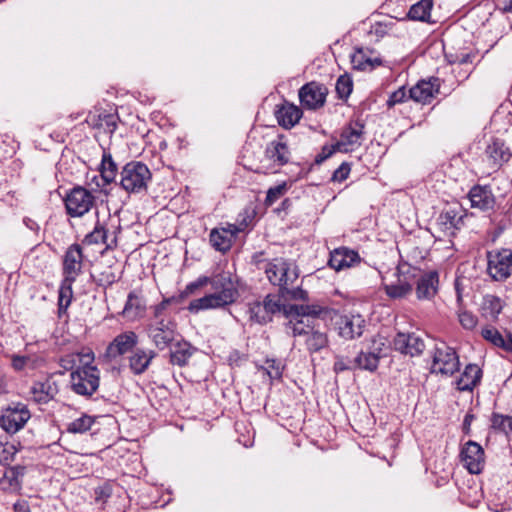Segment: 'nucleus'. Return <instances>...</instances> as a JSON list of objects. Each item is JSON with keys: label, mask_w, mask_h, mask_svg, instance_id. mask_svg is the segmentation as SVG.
<instances>
[{"label": "nucleus", "mask_w": 512, "mask_h": 512, "mask_svg": "<svg viewBox=\"0 0 512 512\" xmlns=\"http://www.w3.org/2000/svg\"><path fill=\"white\" fill-rule=\"evenodd\" d=\"M211 281L210 285L214 292L192 300L187 307L189 312L198 313L211 309H227L237 302L240 294L238 287L234 286L231 272L221 270L213 273Z\"/></svg>", "instance_id": "f257e3e1"}, {"label": "nucleus", "mask_w": 512, "mask_h": 512, "mask_svg": "<svg viewBox=\"0 0 512 512\" xmlns=\"http://www.w3.org/2000/svg\"><path fill=\"white\" fill-rule=\"evenodd\" d=\"M244 158L247 160V163L243 165L244 169L259 175L279 173L283 166L292 163L288 144L280 143H267L264 155L259 159H251L246 155Z\"/></svg>", "instance_id": "f03ea898"}, {"label": "nucleus", "mask_w": 512, "mask_h": 512, "mask_svg": "<svg viewBox=\"0 0 512 512\" xmlns=\"http://www.w3.org/2000/svg\"><path fill=\"white\" fill-rule=\"evenodd\" d=\"M283 300L279 290L277 293H268L263 298L257 295L255 299L246 303L248 321L261 326L273 322L274 317L279 315Z\"/></svg>", "instance_id": "7ed1b4c3"}, {"label": "nucleus", "mask_w": 512, "mask_h": 512, "mask_svg": "<svg viewBox=\"0 0 512 512\" xmlns=\"http://www.w3.org/2000/svg\"><path fill=\"white\" fill-rule=\"evenodd\" d=\"M98 196L92 194L86 186L75 184L65 191L62 201L66 215L71 218H80L97 206Z\"/></svg>", "instance_id": "20e7f679"}, {"label": "nucleus", "mask_w": 512, "mask_h": 512, "mask_svg": "<svg viewBox=\"0 0 512 512\" xmlns=\"http://www.w3.org/2000/svg\"><path fill=\"white\" fill-rule=\"evenodd\" d=\"M100 370L97 365H78L70 374V389L77 395L91 398L100 387Z\"/></svg>", "instance_id": "39448f33"}, {"label": "nucleus", "mask_w": 512, "mask_h": 512, "mask_svg": "<svg viewBox=\"0 0 512 512\" xmlns=\"http://www.w3.org/2000/svg\"><path fill=\"white\" fill-rule=\"evenodd\" d=\"M120 187L127 193H140L147 189L152 180V172L142 161L127 162L120 172Z\"/></svg>", "instance_id": "423d86ee"}, {"label": "nucleus", "mask_w": 512, "mask_h": 512, "mask_svg": "<svg viewBox=\"0 0 512 512\" xmlns=\"http://www.w3.org/2000/svg\"><path fill=\"white\" fill-rule=\"evenodd\" d=\"M31 416L27 404L11 402L0 410V427L7 435L12 436L25 427Z\"/></svg>", "instance_id": "0eeeda50"}, {"label": "nucleus", "mask_w": 512, "mask_h": 512, "mask_svg": "<svg viewBox=\"0 0 512 512\" xmlns=\"http://www.w3.org/2000/svg\"><path fill=\"white\" fill-rule=\"evenodd\" d=\"M487 273L494 281H504L512 274V250L487 251Z\"/></svg>", "instance_id": "6e6552de"}, {"label": "nucleus", "mask_w": 512, "mask_h": 512, "mask_svg": "<svg viewBox=\"0 0 512 512\" xmlns=\"http://www.w3.org/2000/svg\"><path fill=\"white\" fill-rule=\"evenodd\" d=\"M177 329L178 323L174 317L169 319L160 318L155 324L149 325V336L155 347L162 351L171 347L173 342L177 340L176 337L180 335Z\"/></svg>", "instance_id": "1a4fd4ad"}, {"label": "nucleus", "mask_w": 512, "mask_h": 512, "mask_svg": "<svg viewBox=\"0 0 512 512\" xmlns=\"http://www.w3.org/2000/svg\"><path fill=\"white\" fill-rule=\"evenodd\" d=\"M461 363L459 355L453 347L447 346L445 350L435 347L432 355L431 374L453 376L459 372Z\"/></svg>", "instance_id": "9d476101"}, {"label": "nucleus", "mask_w": 512, "mask_h": 512, "mask_svg": "<svg viewBox=\"0 0 512 512\" xmlns=\"http://www.w3.org/2000/svg\"><path fill=\"white\" fill-rule=\"evenodd\" d=\"M329 90L327 86L318 81H310L302 85L298 90L300 105L305 110L316 111L326 104Z\"/></svg>", "instance_id": "9b49d317"}, {"label": "nucleus", "mask_w": 512, "mask_h": 512, "mask_svg": "<svg viewBox=\"0 0 512 512\" xmlns=\"http://www.w3.org/2000/svg\"><path fill=\"white\" fill-rule=\"evenodd\" d=\"M139 342V336L135 331L129 330L116 335L107 345L106 350L100 358L103 362L110 363L114 359L132 353Z\"/></svg>", "instance_id": "f8f14e48"}, {"label": "nucleus", "mask_w": 512, "mask_h": 512, "mask_svg": "<svg viewBox=\"0 0 512 512\" xmlns=\"http://www.w3.org/2000/svg\"><path fill=\"white\" fill-rule=\"evenodd\" d=\"M459 458L470 474L479 475L483 472L485 467V451L478 442L468 440L465 444L461 445Z\"/></svg>", "instance_id": "ddd939ff"}, {"label": "nucleus", "mask_w": 512, "mask_h": 512, "mask_svg": "<svg viewBox=\"0 0 512 512\" xmlns=\"http://www.w3.org/2000/svg\"><path fill=\"white\" fill-rule=\"evenodd\" d=\"M335 330L340 338L353 340L360 338L367 326L365 318L360 313L340 314L336 316Z\"/></svg>", "instance_id": "4468645a"}, {"label": "nucleus", "mask_w": 512, "mask_h": 512, "mask_svg": "<svg viewBox=\"0 0 512 512\" xmlns=\"http://www.w3.org/2000/svg\"><path fill=\"white\" fill-rule=\"evenodd\" d=\"M389 348L402 355L416 357L425 350L424 340L414 332L398 331L390 342Z\"/></svg>", "instance_id": "2eb2a0df"}, {"label": "nucleus", "mask_w": 512, "mask_h": 512, "mask_svg": "<svg viewBox=\"0 0 512 512\" xmlns=\"http://www.w3.org/2000/svg\"><path fill=\"white\" fill-rule=\"evenodd\" d=\"M86 258L81 244L75 242L69 245L62 256L63 277L76 279L82 274V267Z\"/></svg>", "instance_id": "dca6fc26"}, {"label": "nucleus", "mask_w": 512, "mask_h": 512, "mask_svg": "<svg viewBox=\"0 0 512 512\" xmlns=\"http://www.w3.org/2000/svg\"><path fill=\"white\" fill-rule=\"evenodd\" d=\"M442 82L443 80L437 76L419 79L417 83L409 89L411 100L422 105L430 104L440 92Z\"/></svg>", "instance_id": "f3484780"}, {"label": "nucleus", "mask_w": 512, "mask_h": 512, "mask_svg": "<svg viewBox=\"0 0 512 512\" xmlns=\"http://www.w3.org/2000/svg\"><path fill=\"white\" fill-rule=\"evenodd\" d=\"M117 270V264L113 262L111 264L100 263L96 272H90L89 282L95 284L94 291L101 288L106 296L107 289L118 283L122 278L123 271L118 272Z\"/></svg>", "instance_id": "a211bd4d"}, {"label": "nucleus", "mask_w": 512, "mask_h": 512, "mask_svg": "<svg viewBox=\"0 0 512 512\" xmlns=\"http://www.w3.org/2000/svg\"><path fill=\"white\" fill-rule=\"evenodd\" d=\"M274 116L280 127L285 130H290L303 118L304 109L301 105L297 106L293 102L283 98L282 102L275 106Z\"/></svg>", "instance_id": "6ab92c4d"}, {"label": "nucleus", "mask_w": 512, "mask_h": 512, "mask_svg": "<svg viewBox=\"0 0 512 512\" xmlns=\"http://www.w3.org/2000/svg\"><path fill=\"white\" fill-rule=\"evenodd\" d=\"M243 229L235 224H228L226 228L215 227L209 234V243L211 247L221 253L228 252L238 235Z\"/></svg>", "instance_id": "aec40b11"}, {"label": "nucleus", "mask_w": 512, "mask_h": 512, "mask_svg": "<svg viewBox=\"0 0 512 512\" xmlns=\"http://www.w3.org/2000/svg\"><path fill=\"white\" fill-rule=\"evenodd\" d=\"M362 260L357 250L341 246L329 253L327 265L338 272L346 268L354 267L360 264Z\"/></svg>", "instance_id": "412c9836"}, {"label": "nucleus", "mask_w": 512, "mask_h": 512, "mask_svg": "<svg viewBox=\"0 0 512 512\" xmlns=\"http://www.w3.org/2000/svg\"><path fill=\"white\" fill-rule=\"evenodd\" d=\"M439 272L437 270L422 271L416 282L415 292L418 300H432L439 290Z\"/></svg>", "instance_id": "4be33fe9"}, {"label": "nucleus", "mask_w": 512, "mask_h": 512, "mask_svg": "<svg viewBox=\"0 0 512 512\" xmlns=\"http://www.w3.org/2000/svg\"><path fill=\"white\" fill-rule=\"evenodd\" d=\"M179 337L180 339L175 340L172 346L169 347L168 361L173 366L185 367L192 355L198 351V348L182 335H179Z\"/></svg>", "instance_id": "5701e85b"}, {"label": "nucleus", "mask_w": 512, "mask_h": 512, "mask_svg": "<svg viewBox=\"0 0 512 512\" xmlns=\"http://www.w3.org/2000/svg\"><path fill=\"white\" fill-rule=\"evenodd\" d=\"M309 328V334L305 339V348L309 355L319 353L321 350L328 348L330 345L329 340V327L324 324L321 328L320 324H307Z\"/></svg>", "instance_id": "b1692460"}, {"label": "nucleus", "mask_w": 512, "mask_h": 512, "mask_svg": "<svg viewBox=\"0 0 512 512\" xmlns=\"http://www.w3.org/2000/svg\"><path fill=\"white\" fill-rule=\"evenodd\" d=\"M301 316H306L307 324H320L319 321H332L338 315V310L329 306H323L316 303H301Z\"/></svg>", "instance_id": "393cba45"}, {"label": "nucleus", "mask_w": 512, "mask_h": 512, "mask_svg": "<svg viewBox=\"0 0 512 512\" xmlns=\"http://www.w3.org/2000/svg\"><path fill=\"white\" fill-rule=\"evenodd\" d=\"M4 467L6 471L0 479L2 490L4 492H14L20 495L23 486L22 477L26 474L27 467L21 464H8V466Z\"/></svg>", "instance_id": "a878e982"}, {"label": "nucleus", "mask_w": 512, "mask_h": 512, "mask_svg": "<svg viewBox=\"0 0 512 512\" xmlns=\"http://www.w3.org/2000/svg\"><path fill=\"white\" fill-rule=\"evenodd\" d=\"M483 377V370L474 363L465 366L463 372L456 379V389L460 392H472L480 385Z\"/></svg>", "instance_id": "bb28decb"}, {"label": "nucleus", "mask_w": 512, "mask_h": 512, "mask_svg": "<svg viewBox=\"0 0 512 512\" xmlns=\"http://www.w3.org/2000/svg\"><path fill=\"white\" fill-rule=\"evenodd\" d=\"M468 198L472 208H478L483 212L493 209L496 202L489 185H474L468 193Z\"/></svg>", "instance_id": "cd10ccee"}, {"label": "nucleus", "mask_w": 512, "mask_h": 512, "mask_svg": "<svg viewBox=\"0 0 512 512\" xmlns=\"http://www.w3.org/2000/svg\"><path fill=\"white\" fill-rule=\"evenodd\" d=\"M140 292L132 290L128 293L124 308L118 313L119 315L127 317L131 321L140 320L145 317L147 307Z\"/></svg>", "instance_id": "c85d7f7f"}, {"label": "nucleus", "mask_w": 512, "mask_h": 512, "mask_svg": "<svg viewBox=\"0 0 512 512\" xmlns=\"http://www.w3.org/2000/svg\"><path fill=\"white\" fill-rule=\"evenodd\" d=\"M485 154L492 162L493 166L498 168L502 167L512 158V152H510L509 147L506 146L505 141L495 136L491 137L485 149Z\"/></svg>", "instance_id": "c756f323"}, {"label": "nucleus", "mask_w": 512, "mask_h": 512, "mask_svg": "<svg viewBox=\"0 0 512 512\" xmlns=\"http://www.w3.org/2000/svg\"><path fill=\"white\" fill-rule=\"evenodd\" d=\"M434 6V0H419L414 3L404 17L397 18L399 21H419L424 23H436L431 20V11Z\"/></svg>", "instance_id": "7c9ffc66"}, {"label": "nucleus", "mask_w": 512, "mask_h": 512, "mask_svg": "<svg viewBox=\"0 0 512 512\" xmlns=\"http://www.w3.org/2000/svg\"><path fill=\"white\" fill-rule=\"evenodd\" d=\"M96 170L98 173H101L104 183L117 185L118 164L113 159L109 150L103 149L102 158Z\"/></svg>", "instance_id": "2f4dec72"}, {"label": "nucleus", "mask_w": 512, "mask_h": 512, "mask_svg": "<svg viewBox=\"0 0 512 512\" xmlns=\"http://www.w3.org/2000/svg\"><path fill=\"white\" fill-rule=\"evenodd\" d=\"M503 307L504 304L500 297L492 294H486L483 296L480 313L483 318L490 319L492 322H497Z\"/></svg>", "instance_id": "473e14b6"}, {"label": "nucleus", "mask_w": 512, "mask_h": 512, "mask_svg": "<svg viewBox=\"0 0 512 512\" xmlns=\"http://www.w3.org/2000/svg\"><path fill=\"white\" fill-rule=\"evenodd\" d=\"M75 281H76V279L63 277V279L60 283V287L58 290V302H57L59 317H61L63 314L67 313V310L74 299V293H73L72 286Z\"/></svg>", "instance_id": "72a5a7b5"}, {"label": "nucleus", "mask_w": 512, "mask_h": 512, "mask_svg": "<svg viewBox=\"0 0 512 512\" xmlns=\"http://www.w3.org/2000/svg\"><path fill=\"white\" fill-rule=\"evenodd\" d=\"M120 120L119 115L117 113H92L89 112L88 116L85 119V122L89 124L92 128L99 129L103 126V122L107 128L109 133H114L117 129V122Z\"/></svg>", "instance_id": "f704fd0d"}, {"label": "nucleus", "mask_w": 512, "mask_h": 512, "mask_svg": "<svg viewBox=\"0 0 512 512\" xmlns=\"http://www.w3.org/2000/svg\"><path fill=\"white\" fill-rule=\"evenodd\" d=\"M22 448L20 441L9 442L7 435H0V466H8L13 462L17 452Z\"/></svg>", "instance_id": "c9c22d12"}, {"label": "nucleus", "mask_w": 512, "mask_h": 512, "mask_svg": "<svg viewBox=\"0 0 512 512\" xmlns=\"http://www.w3.org/2000/svg\"><path fill=\"white\" fill-rule=\"evenodd\" d=\"M467 216L465 212L463 215L458 216V211L455 208L444 209L438 216V223L444 229L453 228L460 230L464 225V218Z\"/></svg>", "instance_id": "e433bc0d"}, {"label": "nucleus", "mask_w": 512, "mask_h": 512, "mask_svg": "<svg viewBox=\"0 0 512 512\" xmlns=\"http://www.w3.org/2000/svg\"><path fill=\"white\" fill-rule=\"evenodd\" d=\"M422 271L420 267L413 266L407 261L401 260L396 267V276L398 277V281L409 282L413 290V285L418 281V277H420Z\"/></svg>", "instance_id": "4c0bfd02"}, {"label": "nucleus", "mask_w": 512, "mask_h": 512, "mask_svg": "<svg viewBox=\"0 0 512 512\" xmlns=\"http://www.w3.org/2000/svg\"><path fill=\"white\" fill-rule=\"evenodd\" d=\"M108 239V230L106 227L97 220L94 226V229L86 234L84 238L82 239V247L85 245H92V244H106V248L110 249L112 248L111 243H107Z\"/></svg>", "instance_id": "58836bf2"}, {"label": "nucleus", "mask_w": 512, "mask_h": 512, "mask_svg": "<svg viewBox=\"0 0 512 512\" xmlns=\"http://www.w3.org/2000/svg\"><path fill=\"white\" fill-rule=\"evenodd\" d=\"M278 290L280 292V296L290 303L297 301L306 303L310 301L309 292L306 289H303L302 286L288 287L287 283L284 282Z\"/></svg>", "instance_id": "ea45409f"}, {"label": "nucleus", "mask_w": 512, "mask_h": 512, "mask_svg": "<svg viewBox=\"0 0 512 512\" xmlns=\"http://www.w3.org/2000/svg\"><path fill=\"white\" fill-rule=\"evenodd\" d=\"M128 360L129 369L134 375H141L145 373L149 368V364L146 361L145 349L143 348H139L136 346V348L132 351L131 355L129 356Z\"/></svg>", "instance_id": "a19ab883"}, {"label": "nucleus", "mask_w": 512, "mask_h": 512, "mask_svg": "<svg viewBox=\"0 0 512 512\" xmlns=\"http://www.w3.org/2000/svg\"><path fill=\"white\" fill-rule=\"evenodd\" d=\"M97 417L83 413L79 418L67 424L66 432L70 434H83L89 431L96 422Z\"/></svg>", "instance_id": "79ce46f5"}, {"label": "nucleus", "mask_w": 512, "mask_h": 512, "mask_svg": "<svg viewBox=\"0 0 512 512\" xmlns=\"http://www.w3.org/2000/svg\"><path fill=\"white\" fill-rule=\"evenodd\" d=\"M353 86V80L349 73L345 72L340 75L335 84L337 98L343 102H347L353 91Z\"/></svg>", "instance_id": "37998d69"}, {"label": "nucleus", "mask_w": 512, "mask_h": 512, "mask_svg": "<svg viewBox=\"0 0 512 512\" xmlns=\"http://www.w3.org/2000/svg\"><path fill=\"white\" fill-rule=\"evenodd\" d=\"M280 272L281 275L277 280V286L280 288L282 283L286 282L288 287L293 286L294 282L299 277L298 267L295 266L293 270H291V264L286 259H281L280 261Z\"/></svg>", "instance_id": "c03bdc74"}, {"label": "nucleus", "mask_w": 512, "mask_h": 512, "mask_svg": "<svg viewBox=\"0 0 512 512\" xmlns=\"http://www.w3.org/2000/svg\"><path fill=\"white\" fill-rule=\"evenodd\" d=\"M383 290L393 300L405 298L412 292L411 284L406 281H399L398 284H383Z\"/></svg>", "instance_id": "a18cd8bd"}, {"label": "nucleus", "mask_w": 512, "mask_h": 512, "mask_svg": "<svg viewBox=\"0 0 512 512\" xmlns=\"http://www.w3.org/2000/svg\"><path fill=\"white\" fill-rule=\"evenodd\" d=\"M88 190L92 191V194H103L105 196H108L110 194V189L108 188L110 186L109 183H104L103 178H101V173L98 175H93L92 177H89V174H86L85 177V185Z\"/></svg>", "instance_id": "49530a36"}, {"label": "nucleus", "mask_w": 512, "mask_h": 512, "mask_svg": "<svg viewBox=\"0 0 512 512\" xmlns=\"http://www.w3.org/2000/svg\"><path fill=\"white\" fill-rule=\"evenodd\" d=\"M294 185L289 178L286 181H283L276 186L270 187L267 190L266 198L264 200V204L266 206H271L277 199L282 197L292 186Z\"/></svg>", "instance_id": "de8ad7c7"}, {"label": "nucleus", "mask_w": 512, "mask_h": 512, "mask_svg": "<svg viewBox=\"0 0 512 512\" xmlns=\"http://www.w3.org/2000/svg\"><path fill=\"white\" fill-rule=\"evenodd\" d=\"M445 60L449 64H471L475 58V54L469 51H446L445 46L443 47Z\"/></svg>", "instance_id": "09e8293b"}, {"label": "nucleus", "mask_w": 512, "mask_h": 512, "mask_svg": "<svg viewBox=\"0 0 512 512\" xmlns=\"http://www.w3.org/2000/svg\"><path fill=\"white\" fill-rule=\"evenodd\" d=\"M115 482L111 480L104 481L101 485L94 488V500L96 503H101L102 505L108 504L109 500L112 497L113 488L115 487Z\"/></svg>", "instance_id": "8fccbe9b"}, {"label": "nucleus", "mask_w": 512, "mask_h": 512, "mask_svg": "<svg viewBox=\"0 0 512 512\" xmlns=\"http://www.w3.org/2000/svg\"><path fill=\"white\" fill-rule=\"evenodd\" d=\"M481 336L484 340L490 342L492 345L500 349L502 348L505 341L503 335L494 326H486L482 328Z\"/></svg>", "instance_id": "3c124183"}, {"label": "nucleus", "mask_w": 512, "mask_h": 512, "mask_svg": "<svg viewBox=\"0 0 512 512\" xmlns=\"http://www.w3.org/2000/svg\"><path fill=\"white\" fill-rule=\"evenodd\" d=\"M408 100H411L410 92L406 89V86L403 85L389 95L386 106L388 109H391L395 105L402 104Z\"/></svg>", "instance_id": "603ef678"}, {"label": "nucleus", "mask_w": 512, "mask_h": 512, "mask_svg": "<svg viewBox=\"0 0 512 512\" xmlns=\"http://www.w3.org/2000/svg\"><path fill=\"white\" fill-rule=\"evenodd\" d=\"M39 391L40 395L35 396L33 400L37 404H47L49 401L54 399L57 389L53 391L52 384H50L49 379H47L45 382H39Z\"/></svg>", "instance_id": "864d4df0"}, {"label": "nucleus", "mask_w": 512, "mask_h": 512, "mask_svg": "<svg viewBox=\"0 0 512 512\" xmlns=\"http://www.w3.org/2000/svg\"><path fill=\"white\" fill-rule=\"evenodd\" d=\"M340 138L344 139L349 145L355 144L359 139L362 138L361 130H356L353 122L346 123L340 132Z\"/></svg>", "instance_id": "5fc2aeb1"}, {"label": "nucleus", "mask_w": 512, "mask_h": 512, "mask_svg": "<svg viewBox=\"0 0 512 512\" xmlns=\"http://www.w3.org/2000/svg\"><path fill=\"white\" fill-rule=\"evenodd\" d=\"M249 360V354L239 351L238 349H232L227 358L226 364L231 368H240L245 362Z\"/></svg>", "instance_id": "6e6d98bb"}, {"label": "nucleus", "mask_w": 512, "mask_h": 512, "mask_svg": "<svg viewBox=\"0 0 512 512\" xmlns=\"http://www.w3.org/2000/svg\"><path fill=\"white\" fill-rule=\"evenodd\" d=\"M3 356L11 359V367L15 372L23 371L27 363L30 361L29 355L3 353Z\"/></svg>", "instance_id": "4d7b16f0"}, {"label": "nucleus", "mask_w": 512, "mask_h": 512, "mask_svg": "<svg viewBox=\"0 0 512 512\" xmlns=\"http://www.w3.org/2000/svg\"><path fill=\"white\" fill-rule=\"evenodd\" d=\"M352 163L344 161L340 164V166L332 173L330 178V182H344L351 172Z\"/></svg>", "instance_id": "13d9d810"}, {"label": "nucleus", "mask_w": 512, "mask_h": 512, "mask_svg": "<svg viewBox=\"0 0 512 512\" xmlns=\"http://www.w3.org/2000/svg\"><path fill=\"white\" fill-rule=\"evenodd\" d=\"M279 315H282L287 321H290L293 316H301L300 304L290 303L286 300L282 301Z\"/></svg>", "instance_id": "bf43d9fd"}, {"label": "nucleus", "mask_w": 512, "mask_h": 512, "mask_svg": "<svg viewBox=\"0 0 512 512\" xmlns=\"http://www.w3.org/2000/svg\"><path fill=\"white\" fill-rule=\"evenodd\" d=\"M235 431L240 433V436L237 438V441L245 447H249L252 445L251 437L249 430H247V425L244 421H236L234 423Z\"/></svg>", "instance_id": "052dcab7"}, {"label": "nucleus", "mask_w": 512, "mask_h": 512, "mask_svg": "<svg viewBox=\"0 0 512 512\" xmlns=\"http://www.w3.org/2000/svg\"><path fill=\"white\" fill-rule=\"evenodd\" d=\"M461 326L466 330H473L478 324V318L472 312L464 310L458 314Z\"/></svg>", "instance_id": "680f3d73"}, {"label": "nucleus", "mask_w": 512, "mask_h": 512, "mask_svg": "<svg viewBox=\"0 0 512 512\" xmlns=\"http://www.w3.org/2000/svg\"><path fill=\"white\" fill-rule=\"evenodd\" d=\"M362 358L364 370L373 373L378 369L380 363V356H377L372 351H364V356H362Z\"/></svg>", "instance_id": "e2e57ef3"}, {"label": "nucleus", "mask_w": 512, "mask_h": 512, "mask_svg": "<svg viewBox=\"0 0 512 512\" xmlns=\"http://www.w3.org/2000/svg\"><path fill=\"white\" fill-rule=\"evenodd\" d=\"M23 224L34 233L36 243L32 247V250H33V249L37 248L38 246H40L41 243L43 242V238H40V230H41L40 225L30 217H24Z\"/></svg>", "instance_id": "0e129e2a"}, {"label": "nucleus", "mask_w": 512, "mask_h": 512, "mask_svg": "<svg viewBox=\"0 0 512 512\" xmlns=\"http://www.w3.org/2000/svg\"><path fill=\"white\" fill-rule=\"evenodd\" d=\"M295 164L297 166H301V169L294 177H290L291 182H293L294 184L301 179H306L308 175L314 170V167L317 166L316 164H314V161L311 163L305 162L303 164L300 162H296Z\"/></svg>", "instance_id": "69168bd1"}, {"label": "nucleus", "mask_w": 512, "mask_h": 512, "mask_svg": "<svg viewBox=\"0 0 512 512\" xmlns=\"http://www.w3.org/2000/svg\"><path fill=\"white\" fill-rule=\"evenodd\" d=\"M383 63H384V61L381 57H375V58L370 57L369 59H365L364 61L357 64L355 67H356L357 71H366V70L372 71L376 67L382 66Z\"/></svg>", "instance_id": "338daca9"}, {"label": "nucleus", "mask_w": 512, "mask_h": 512, "mask_svg": "<svg viewBox=\"0 0 512 512\" xmlns=\"http://www.w3.org/2000/svg\"><path fill=\"white\" fill-rule=\"evenodd\" d=\"M264 270L269 282L273 286H277V280L279 279L278 272L280 271V267L271 261H267Z\"/></svg>", "instance_id": "774afa93"}]
</instances>
